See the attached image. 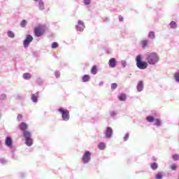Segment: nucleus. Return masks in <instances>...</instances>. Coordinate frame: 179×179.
Masks as SVG:
<instances>
[{
  "label": "nucleus",
  "mask_w": 179,
  "mask_h": 179,
  "mask_svg": "<svg viewBox=\"0 0 179 179\" xmlns=\"http://www.w3.org/2000/svg\"><path fill=\"white\" fill-rule=\"evenodd\" d=\"M46 31V26H37L34 29V34L36 37H41Z\"/></svg>",
  "instance_id": "20e7f679"
},
{
  "label": "nucleus",
  "mask_w": 179,
  "mask_h": 179,
  "mask_svg": "<svg viewBox=\"0 0 179 179\" xmlns=\"http://www.w3.org/2000/svg\"><path fill=\"white\" fill-rule=\"evenodd\" d=\"M91 160H92V152H90V151H85L81 158V161L83 164H89Z\"/></svg>",
  "instance_id": "39448f33"
},
{
  "label": "nucleus",
  "mask_w": 179,
  "mask_h": 179,
  "mask_svg": "<svg viewBox=\"0 0 179 179\" xmlns=\"http://www.w3.org/2000/svg\"><path fill=\"white\" fill-rule=\"evenodd\" d=\"M110 115L112 117H115L117 115V110H110Z\"/></svg>",
  "instance_id": "cd10ccee"
},
{
  "label": "nucleus",
  "mask_w": 179,
  "mask_h": 179,
  "mask_svg": "<svg viewBox=\"0 0 179 179\" xmlns=\"http://www.w3.org/2000/svg\"><path fill=\"white\" fill-rule=\"evenodd\" d=\"M7 36H8V37H10V38H14L15 33L13 31H12L11 30H8L7 31Z\"/></svg>",
  "instance_id": "5701e85b"
},
{
  "label": "nucleus",
  "mask_w": 179,
  "mask_h": 179,
  "mask_svg": "<svg viewBox=\"0 0 179 179\" xmlns=\"http://www.w3.org/2000/svg\"><path fill=\"white\" fill-rule=\"evenodd\" d=\"M171 168L172 171H177V169H178V168H177L176 164H173L171 165Z\"/></svg>",
  "instance_id": "58836bf2"
},
{
  "label": "nucleus",
  "mask_w": 179,
  "mask_h": 179,
  "mask_svg": "<svg viewBox=\"0 0 179 179\" xmlns=\"http://www.w3.org/2000/svg\"><path fill=\"white\" fill-rule=\"evenodd\" d=\"M173 159L174 161H179V155L175 154L174 155H173Z\"/></svg>",
  "instance_id": "72a5a7b5"
},
{
  "label": "nucleus",
  "mask_w": 179,
  "mask_h": 179,
  "mask_svg": "<svg viewBox=\"0 0 179 179\" xmlns=\"http://www.w3.org/2000/svg\"><path fill=\"white\" fill-rule=\"evenodd\" d=\"M85 25L83 20H78V24L76 25V29L78 31H83L85 30Z\"/></svg>",
  "instance_id": "1a4fd4ad"
},
{
  "label": "nucleus",
  "mask_w": 179,
  "mask_h": 179,
  "mask_svg": "<svg viewBox=\"0 0 179 179\" xmlns=\"http://www.w3.org/2000/svg\"><path fill=\"white\" fill-rule=\"evenodd\" d=\"M99 86H103V81H100Z\"/></svg>",
  "instance_id": "a18cd8bd"
},
{
  "label": "nucleus",
  "mask_w": 179,
  "mask_h": 179,
  "mask_svg": "<svg viewBox=\"0 0 179 179\" xmlns=\"http://www.w3.org/2000/svg\"><path fill=\"white\" fill-rule=\"evenodd\" d=\"M0 144H1V140H0Z\"/></svg>",
  "instance_id": "3c124183"
},
{
  "label": "nucleus",
  "mask_w": 179,
  "mask_h": 179,
  "mask_svg": "<svg viewBox=\"0 0 179 179\" xmlns=\"http://www.w3.org/2000/svg\"><path fill=\"white\" fill-rule=\"evenodd\" d=\"M34 1H35L36 2H39V0H34Z\"/></svg>",
  "instance_id": "de8ad7c7"
},
{
  "label": "nucleus",
  "mask_w": 179,
  "mask_h": 179,
  "mask_svg": "<svg viewBox=\"0 0 179 179\" xmlns=\"http://www.w3.org/2000/svg\"><path fill=\"white\" fill-rule=\"evenodd\" d=\"M23 78L25 80H29L30 79H31V73H24L23 75Z\"/></svg>",
  "instance_id": "4be33fe9"
},
{
  "label": "nucleus",
  "mask_w": 179,
  "mask_h": 179,
  "mask_svg": "<svg viewBox=\"0 0 179 179\" xmlns=\"http://www.w3.org/2000/svg\"><path fill=\"white\" fill-rule=\"evenodd\" d=\"M1 113H0V119H1Z\"/></svg>",
  "instance_id": "09e8293b"
},
{
  "label": "nucleus",
  "mask_w": 179,
  "mask_h": 179,
  "mask_svg": "<svg viewBox=\"0 0 179 179\" xmlns=\"http://www.w3.org/2000/svg\"><path fill=\"white\" fill-rule=\"evenodd\" d=\"M169 26H170L171 29H177V27H178V24H177L176 22H175V20H172L169 23Z\"/></svg>",
  "instance_id": "a211bd4d"
},
{
  "label": "nucleus",
  "mask_w": 179,
  "mask_h": 179,
  "mask_svg": "<svg viewBox=\"0 0 179 179\" xmlns=\"http://www.w3.org/2000/svg\"><path fill=\"white\" fill-rule=\"evenodd\" d=\"M39 91H37L35 94H32L31 100L33 102H38V101Z\"/></svg>",
  "instance_id": "2eb2a0df"
},
{
  "label": "nucleus",
  "mask_w": 179,
  "mask_h": 179,
  "mask_svg": "<svg viewBox=\"0 0 179 179\" xmlns=\"http://www.w3.org/2000/svg\"><path fill=\"white\" fill-rule=\"evenodd\" d=\"M106 20H108H108H109V19H106Z\"/></svg>",
  "instance_id": "8fccbe9b"
},
{
  "label": "nucleus",
  "mask_w": 179,
  "mask_h": 179,
  "mask_svg": "<svg viewBox=\"0 0 179 179\" xmlns=\"http://www.w3.org/2000/svg\"><path fill=\"white\" fill-rule=\"evenodd\" d=\"M148 38L151 40H154L155 38V31H150L148 34Z\"/></svg>",
  "instance_id": "b1692460"
},
{
  "label": "nucleus",
  "mask_w": 179,
  "mask_h": 179,
  "mask_svg": "<svg viewBox=\"0 0 179 179\" xmlns=\"http://www.w3.org/2000/svg\"><path fill=\"white\" fill-rule=\"evenodd\" d=\"M27 24V20H25L24 19L23 20H22V22L20 23L21 27H26Z\"/></svg>",
  "instance_id": "c756f323"
},
{
  "label": "nucleus",
  "mask_w": 179,
  "mask_h": 179,
  "mask_svg": "<svg viewBox=\"0 0 179 179\" xmlns=\"http://www.w3.org/2000/svg\"><path fill=\"white\" fill-rule=\"evenodd\" d=\"M120 101H126L127 99V95L124 93L120 94L118 96Z\"/></svg>",
  "instance_id": "6ab92c4d"
},
{
  "label": "nucleus",
  "mask_w": 179,
  "mask_h": 179,
  "mask_svg": "<svg viewBox=\"0 0 179 179\" xmlns=\"http://www.w3.org/2000/svg\"><path fill=\"white\" fill-rule=\"evenodd\" d=\"M90 76L89 75H84L82 78L83 82H90Z\"/></svg>",
  "instance_id": "412c9836"
},
{
  "label": "nucleus",
  "mask_w": 179,
  "mask_h": 179,
  "mask_svg": "<svg viewBox=\"0 0 179 179\" xmlns=\"http://www.w3.org/2000/svg\"><path fill=\"white\" fill-rule=\"evenodd\" d=\"M25 136V144L28 147H31L33 145V139L31 138V133L29 131V130H27L24 133Z\"/></svg>",
  "instance_id": "423d86ee"
},
{
  "label": "nucleus",
  "mask_w": 179,
  "mask_h": 179,
  "mask_svg": "<svg viewBox=\"0 0 179 179\" xmlns=\"http://www.w3.org/2000/svg\"><path fill=\"white\" fill-rule=\"evenodd\" d=\"M145 59L147 61L148 66V64L149 65H157L159 62L160 57L159 54H157V52H150L146 55Z\"/></svg>",
  "instance_id": "f257e3e1"
},
{
  "label": "nucleus",
  "mask_w": 179,
  "mask_h": 179,
  "mask_svg": "<svg viewBox=\"0 0 179 179\" xmlns=\"http://www.w3.org/2000/svg\"><path fill=\"white\" fill-rule=\"evenodd\" d=\"M117 83H112V84H111L112 90H115V89H117Z\"/></svg>",
  "instance_id": "473e14b6"
},
{
  "label": "nucleus",
  "mask_w": 179,
  "mask_h": 179,
  "mask_svg": "<svg viewBox=\"0 0 179 179\" xmlns=\"http://www.w3.org/2000/svg\"><path fill=\"white\" fill-rule=\"evenodd\" d=\"M141 44H142V47L143 48L148 47V40H143V41H141Z\"/></svg>",
  "instance_id": "bb28decb"
},
{
  "label": "nucleus",
  "mask_w": 179,
  "mask_h": 179,
  "mask_svg": "<svg viewBox=\"0 0 179 179\" xmlns=\"http://www.w3.org/2000/svg\"><path fill=\"white\" fill-rule=\"evenodd\" d=\"M146 120L149 122L150 123H152L155 122L156 126H161L162 122L160 119L154 117L152 115H149L148 116L146 117Z\"/></svg>",
  "instance_id": "0eeeda50"
},
{
  "label": "nucleus",
  "mask_w": 179,
  "mask_h": 179,
  "mask_svg": "<svg viewBox=\"0 0 179 179\" xmlns=\"http://www.w3.org/2000/svg\"><path fill=\"white\" fill-rule=\"evenodd\" d=\"M121 64H122V68H126L127 64V61H121Z\"/></svg>",
  "instance_id": "4c0bfd02"
},
{
  "label": "nucleus",
  "mask_w": 179,
  "mask_h": 179,
  "mask_svg": "<svg viewBox=\"0 0 179 179\" xmlns=\"http://www.w3.org/2000/svg\"><path fill=\"white\" fill-rule=\"evenodd\" d=\"M108 65L110 68H115V66H117V59L115 58H110Z\"/></svg>",
  "instance_id": "ddd939ff"
},
{
  "label": "nucleus",
  "mask_w": 179,
  "mask_h": 179,
  "mask_svg": "<svg viewBox=\"0 0 179 179\" xmlns=\"http://www.w3.org/2000/svg\"><path fill=\"white\" fill-rule=\"evenodd\" d=\"M129 138V133H126V134L124 135V141H127Z\"/></svg>",
  "instance_id": "c9c22d12"
},
{
  "label": "nucleus",
  "mask_w": 179,
  "mask_h": 179,
  "mask_svg": "<svg viewBox=\"0 0 179 179\" xmlns=\"http://www.w3.org/2000/svg\"><path fill=\"white\" fill-rule=\"evenodd\" d=\"M7 98L6 94H1L0 95V99L1 100H5Z\"/></svg>",
  "instance_id": "f704fd0d"
},
{
  "label": "nucleus",
  "mask_w": 179,
  "mask_h": 179,
  "mask_svg": "<svg viewBox=\"0 0 179 179\" xmlns=\"http://www.w3.org/2000/svg\"><path fill=\"white\" fill-rule=\"evenodd\" d=\"M33 40H34L33 36H31V34H27V37L25 38V39L23 41L24 48H27L29 47L30 43H31V41H33Z\"/></svg>",
  "instance_id": "6e6552de"
},
{
  "label": "nucleus",
  "mask_w": 179,
  "mask_h": 179,
  "mask_svg": "<svg viewBox=\"0 0 179 179\" xmlns=\"http://www.w3.org/2000/svg\"><path fill=\"white\" fill-rule=\"evenodd\" d=\"M106 145L105 144V143H99V144L98 145V148H99V150H105Z\"/></svg>",
  "instance_id": "393cba45"
},
{
  "label": "nucleus",
  "mask_w": 179,
  "mask_h": 179,
  "mask_svg": "<svg viewBox=\"0 0 179 179\" xmlns=\"http://www.w3.org/2000/svg\"><path fill=\"white\" fill-rule=\"evenodd\" d=\"M152 160L153 161H157V158H155V157H153Z\"/></svg>",
  "instance_id": "49530a36"
},
{
  "label": "nucleus",
  "mask_w": 179,
  "mask_h": 179,
  "mask_svg": "<svg viewBox=\"0 0 179 179\" xmlns=\"http://www.w3.org/2000/svg\"><path fill=\"white\" fill-rule=\"evenodd\" d=\"M5 144L7 145V147H9V148H13V141L10 136H7L5 140Z\"/></svg>",
  "instance_id": "f8f14e48"
},
{
  "label": "nucleus",
  "mask_w": 179,
  "mask_h": 179,
  "mask_svg": "<svg viewBox=\"0 0 179 179\" xmlns=\"http://www.w3.org/2000/svg\"><path fill=\"white\" fill-rule=\"evenodd\" d=\"M144 88V83L143 81V80H140V81H138L137 86H136V89L138 92L143 91Z\"/></svg>",
  "instance_id": "4468645a"
},
{
  "label": "nucleus",
  "mask_w": 179,
  "mask_h": 179,
  "mask_svg": "<svg viewBox=\"0 0 179 179\" xmlns=\"http://www.w3.org/2000/svg\"><path fill=\"white\" fill-rule=\"evenodd\" d=\"M38 9L40 10H43L45 9V3L43 0H39L38 3Z\"/></svg>",
  "instance_id": "dca6fc26"
},
{
  "label": "nucleus",
  "mask_w": 179,
  "mask_h": 179,
  "mask_svg": "<svg viewBox=\"0 0 179 179\" xmlns=\"http://www.w3.org/2000/svg\"><path fill=\"white\" fill-rule=\"evenodd\" d=\"M178 179H179V173H178Z\"/></svg>",
  "instance_id": "603ef678"
},
{
  "label": "nucleus",
  "mask_w": 179,
  "mask_h": 179,
  "mask_svg": "<svg viewBox=\"0 0 179 179\" xmlns=\"http://www.w3.org/2000/svg\"><path fill=\"white\" fill-rule=\"evenodd\" d=\"M19 128L23 132V136L25 138V132L27 131L28 124L25 123V122H22L20 124H19Z\"/></svg>",
  "instance_id": "9b49d317"
},
{
  "label": "nucleus",
  "mask_w": 179,
  "mask_h": 179,
  "mask_svg": "<svg viewBox=\"0 0 179 179\" xmlns=\"http://www.w3.org/2000/svg\"><path fill=\"white\" fill-rule=\"evenodd\" d=\"M17 99H22L23 96L20 94H18L16 96Z\"/></svg>",
  "instance_id": "37998d69"
},
{
  "label": "nucleus",
  "mask_w": 179,
  "mask_h": 179,
  "mask_svg": "<svg viewBox=\"0 0 179 179\" xmlns=\"http://www.w3.org/2000/svg\"><path fill=\"white\" fill-rule=\"evenodd\" d=\"M136 66L138 68V69L144 70L147 69L148 66V62L143 61L142 55H138L136 57Z\"/></svg>",
  "instance_id": "f03ea898"
},
{
  "label": "nucleus",
  "mask_w": 179,
  "mask_h": 179,
  "mask_svg": "<svg viewBox=\"0 0 179 179\" xmlns=\"http://www.w3.org/2000/svg\"><path fill=\"white\" fill-rule=\"evenodd\" d=\"M61 73L60 72L56 71L55 72V76L57 79H58L59 78H60Z\"/></svg>",
  "instance_id": "e433bc0d"
},
{
  "label": "nucleus",
  "mask_w": 179,
  "mask_h": 179,
  "mask_svg": "<svg viewBox=\"0 0 179 179\" xmlns=\"http://www.w3.org/2000/svg\"><path fill=\"white\" fill-rule=\"evenodd\" d=\"M150 168L151 169H152V171H157V169H158L159 168V165L158 164H157V162H152L150 164Z\"/></svg>",
  "instance_id": "f3484780"
},
{
  "label": "nucleus",
  "mask_w": 179,
  "mask_h": 179,
  "mask_svg": "<svg viewBox=\"0 0 179 179\" xmlns=\"http://www.w3.org/2000/svg\"><path fill=\"white\" fill-rule=\"evenodd\" d=\"M59 112L62 114V119L64 122H68L70 119V113L68 109H64V108H59Z\"/></svg>",
  "instance_id": "7ed1b4c3"
},
{
  "label": "nucleus",
  "mask_w": 179,
  "mask_h": 179,
  "mask_svg": "<svg viewBox=\"0 0 179 179\" xmlns=\"http://www.w3.org/2000/svg\"><path fill=\"white\" fill-rule=\"evenodd\" d=\"M8 162V159H6L5 158H1L0 159V164H1V165H7Z\"/></svg>",
  "instance_id": "a878e982"
},
{
  "label": "nucleus",
  "mask_w": 179,
  "mask_h": 179,
  "mask_svg": "<svg viewBox=\"0 0 179 179\" xmlns=\"http://www.w3.org/2000/svg\"><path fill=\"white\" fill-rule=\"evenodd\" d=\"M36 82L37 83H39V85H42L43 80L41 78H38V79H36Z\"/></svg>",
  "instance_id": "a19ab883"
},
{
  "label": "nucleus",
  "mask_w": 179,
  "mask_h": 179,
  "mask_svg": "<svg viewBox=\"0 0 179 179\" xmlns=\"http://www.w3.org/2000/svg\"><path fill=\"white\" fill-rule=\"evenodd\" d=\"M84 3H85V5H90L91 3V0H84Z\"/></svg>",
  "instance_id": "79ce46f5"
},
{
  "label": "nucleus",
  "mask_w": 179,
  "mask_h": 179,
  "mask_svg": "<svg viewBox=\"0 0 179 179\" xmlns=\"http://www.w3.org/2000/svg\"><path fill=\"white\" fill-rule=\"evenodd\" d=\"M174 78L177 83H179V72H176L174 75Z\"/></svg>",
  "instance_id": "c85d7f7f"
},
{
  "label": "nucleus",
  "mask_w": 179,
  "mask_h": 179,
  "mask_svg": "<svg viewBox=\"0 0 179 179\" xmlns=\"http://www.w3.org/2000/svg\"><path fill=\"white\" fill-rule=\"evenodd\" d=\"M59 47V43H57L56 41H54L52 43L51 48H57Z\"/></svg>",
  "instance_id": "7c9ffc66"
},
{
  "label": "nucleus",
  "mask_w": 179,
  "mask_h": 179,
  "mask_svg": "<svg viewBox=\"0 0 179 179\" xmlns=\"http://www.w3.org/2000/svg\"><path fill=\"white\" fill-rule=\"evenodd\" d=\"M97 72H98L97 66L96 65H94V66H92L91 69V73H92V75H96Z\"/></svg>",
  "instance_id": "aec40b11"
},
{
  "label": "nucleus",
  "mask_w": 179,
  "mask_h": 179,
  "mask_svg": "<svg viewBox=\"0 0 179 179\" xmlns=\"http://www.w3.org/2000/svg\"><path fill=\"white\" fill-rule=\"evenodd\" d=\"M17 120L19 122H20L21 120H22V115H21V113H20L19 115H17Z\"/></svg>",
  "instance_id": "ea45409f"
},
{
  "label": "nucleus",
  "mask_w": 179,
  "mask_h": 179,
  "mask_svg": "<svg viewBox=\"0 0 179 179\" xmlns=\"http://www.w3.org/2000/svg\"><path fill=\"white\" fill-rule=\"evenodd\" d=\"M113 128L110 127V126H108V127H106L105 131L106 138H111L113 137Z\"/></svg>",
  "instance_id": "9d476101"
},
{
  "label": "nucleus",
  "mask_w": 179,
  "mask_h": 179,
  "mask_svg": "<svg viewBox=\"0 0 179 179\" xmlns=\"http://www.w3.org/2000/svg\"><path fill=\"white\" fill-rule=\"evenodd\" d=\"M119 20H120V22H122V21L124 20V17H123V16H122V15H120V16H119Z\"/></svg>",
  "instance_id": "c03bdc74"
},
{
  "label": "nucleus",
  "mask_w": 179,
  "mask_h": 179,
  "mask_svg": "<svg viewBox=\"0 0 179 179\" xmlns=\"http://www.w3.org/2000/svg\"><path fill=\"white\" fill-rule=\"evenodd\" d=\"M156 179H163V175L161 172H159L156 176H155Z\"/></svg>",
  "instance_id": "2f4dec72"
}]
</instances>
